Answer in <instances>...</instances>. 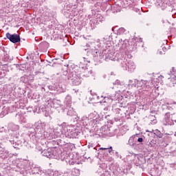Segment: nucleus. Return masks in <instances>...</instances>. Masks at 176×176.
Here are the masks:
<instances>
[{"instance_id":"nucleus-1","label":"nucleus","mask_w":176,"mask_h":176,"mask_svg":"<svg viewBox=\"0 0 176 176\" xmlns=\"http://www.w3.org/2000/svg\"><path fill=\"white\" fill-rule=\"evenodd\" d=\"M164 126H173V124H176L175 113L170 114V113H166L164 118Z\"/></svg>"},{"instance_id":"nucleus-2","label":"nucleus","mask_w":176,"mask_h":176,"mask_svg":"<svg viewBox=\"0 0 176 176\" xmlns=\"http://www.w3.org/2000/svg\"><path fill=\"white\" fill-rule=\"evenodd\" d=\"M6 36L7 39H9L10 42H12V43H19V42L21 41L20 35L17 34H11L9 32H7Z\"/></svg>"},{"instance_id":"nucleus-3","label":"nucleus","mask_w":176,"mask_h":176,"mask_svg":"<svg viewBox=\"0 0 176 176\" xmlns=\"http://www.w3.org/2000/svg\"><path fill=\"white\" fill-rule=\"evenodd\" d=\"M153 133L150 132L145 139L146 144H147L150 148H152V146H155L156 145V140H155V138H153Z\"/></svg>"},{"instance_id":"nucleus-4","label":"nucleus","mask_w":176,"mask_h":176,"mask_svg":"<svg viewBox=\"0 0 176 176\" xmlns=\"http://www.w3.org/2000/svg\"><path fill=\"white\" fill-rule=\"evenodd\" d=\"M138 89H140V90H142L143 91H149L151 87L149 86V82L146 80H142L138 83Z\"/></svg>"},{"instance_id":"nucleus-5","label":"nucleus","mask_w":176,"mask_h":176,"mask_svg":"<svg viewBox=\"0 0 176 176\" xmlns=\"http://www.w3.org/2000/svg\"><path fill=\"white\" fill-rule=\"evenodd\" d=\"M72 85L74 86H79L82 83V78L76 75V74H72V78L71 79Z\"/></svg>"},{"instance_id":"nucleus-6","label":"nucleus","mask_w":176,"mask_h":176,"mask_svg":"<svg viewBox=\"0 0 176 176\" xmlns=\"http://www.w3.org/2000/svg\"><path fill=\"white\" fill-rule=\"evenodd\" d=\"M32 80H34V76L25 75L21 77V82H23V83H28V82H32Z\"/></svg>"},{"instance_id":"nucleus-7","label":"nucleus","mask_w":176,"mask_h":176,"mask_svg":"<svg viewBox=\"0 0 176 176\" xmlns=\"http://www.w3.org/2000/svg\"><path fill=\"white\" fill-rule=\"evenodd\" d=\"M137 137H138V134H135L131 136L128 142L129 145H130L131 146H134V145H135V143H134V141L137 140Z\"/></svg>"},{"instance_id":"nucleus-8","label":"nucleus","mask_w":176,"mask_h":176,"mask_svg":"<svg viewBox=\"0 0 176 176\" xmlns=\"http://www.w3.org/2000/svg\"><path fill=\"white\" fill-rule=\"evenodd\" d=\"M126 68L129 69V71H133L135 69V65H134V62L131 60H128L127 63H126Z\"/></svg>"},{"instance_id":"nucleus-9","label":"nucleus","mask_w":176,"mask_h":176,"mask_svg":"<svg viewBox=\"0 0 176 176\" xmlns=\"http://www.w3.org/2000/svg\"><path fill=\"white\" fill-rule=\"evenodd\" d=\"M89 53H91V54L94 56V57H98L99 51L96 48V47H91V48L88 51Z\"/></svg>"},{"instance_id":"nucleus-10","label":"nucleus","mask_w":176,"mask_h":176,"mask_svg":"<svg viewBox=\"0 0 176 176\" xmlns=\"http://www.w3.org/2000/svg\"><path fill=\"white\" fill-rule=\"evenodd\" d=\"M168 79L169 81L168 82V86H170V87H174L175 86H176V76Z\"/></svg>"},{"instance_id":"nucleus-11","label":"nucleus","mask_w":176,"mask_h":176,"mask_svg":"<svg viewBox=\"0 0 176 176\" xmlns=\"http://www.w3.org/2000/svg\"><path fill=\"white\" fill-rule=\"evenodd\" d=\"M153 131L154 135L157 137V138H163V133L160 132V131H159L158 129H155Z\"/></svg>"},{"instance_id":"nucleus-12","label":"nucleus","mask_w":176,"mask_h":176,"mask_svg":"<svg viewBox=\"0 0 176 176\" xmlns=\"http://www.w3.org/2000/svg\"><path fill=\"white\" fill-rule=\"evenodd\" d=\"M68 67H69V65H64L62 67V72L63 75L67 76V74H68Z\"/></svg>"},{"instance_id":"nucleus-13","label":"nucleus","mask_w":176,"mask_h":176,"mask_svg":"<svg viewBox=\"0 0 176 176\" xmlns=\"http://www.w3.org/2000/svg\"><path fill=\"white\" fill-rule=\"evenodd\" d=\"M43 156H45L46 157H52V154L50 152H49V150H44V151L43 152Z\"/></svg>"},{"instance_id":"nucleus-14","label":"nucleus","mask_w":176,"mask_h":176,"mask_svg":"<svg viewBox=\"0 0 176 176\" xmlns=\"http://www.w3.org/2000/svg\"><path fill=\"white\" fill-rule=\"evenodd\" d=\"M138 139L137 141L138 142H139L140 144H141L142 145V142H145V139L146 138V136H143V138H138V136L137 137Z\"/></svg>"},{"instance_id":"nucleus-15","label":"nucleus","mask_w":176,"mask_h":176,"mask_svg":"<svg viewBox=\"0 0 176 176\" xmlns=\"http://www.w3.org/2000/svg\"><path fill=\"white\" fill-rule=\"evenodd\" d=\"M91 75V71L89 70L88 69H85L84 71V76L89 78Z\"/></svg>"},{"instance_id":"nucleus-16","label":"nucleus","mask_w":176,"mask_h":176,"mask_svg":"<svg viewBox=\"0 0 176 176\" xmlns=\"http://www.w3.org/2000/svg\"><path fill=\"white\" fill-rule=\"evenodd\" d=\"M65 103L66 105H71V104H72V100H71V98L69 96L66 97Z\"/></svg>"},{"instance_id":"nucleus-17","label":"nucleus","mask_w":176,"mask_h":176,"mask_svg":"<svg viewBox=\"0 0 176 176\" xmlns=\"http://www.w3.org/2000/svg\"><path fill=\"white\" fill-rule=\"evenodd\" d=\"M82 50H85L86 52L87 50H89V49H90V45L86 44V45H82Z\"/></svg>"},{"instance_id":"nucleus-18","label":"nucleus","mask_w":176,"mask_h":176,"mask_svg":"<svg viewBox=\"0 0 176 176\" xmlns=\"http://www.w3.org/2000/svg\"><path fill=\"white\" fill-rule=\"evenodd\" d=\"M67 115L69 116H74V109H72V108H70V109L68 110Z\"/></svg>"},{"instance_id":"nucleus-19","label":"nucleus","mask_w":176,"mask_h":176,"mask_svg":"<svg viewBox=\"0 0 176 176\" xmlns=\"http://www.w3.org/2000/svg\"><path fill=\"white\" fill-rule=\"evenodd\" d=\"M116 113L118 115H122V113H123V111H122V109L117 108L116 109Z\"/></svg>"},{"instance_id":"nucleus-20","label":"nucleus","mask_w":176,"mask_h":176,"mask_svg":"<svg viewBox=\"0 0 176 176\" xmlns=\"http://www.w3.org/2000/svg\"><path fill=\"white\" fill-rule=\"evenodd\" d=\"M78 135H79V133L76 131L75 132H73L72 133V137L74 138H76V137H78Z\"/></svg>"},{"instance_id":"nucleus-21","label":"nucleus","mask_w":176,"mask_h":176,"mask_svg":"<svg viewBox=\"0 0 176 176\" xmlns=\"http://www.w3.org/2000/svg\"><path fill=\"white\" fill-rule=\"evenodd\" d=\"M107 151L109 153H111V152H112V146H110L109 148H108Z\"/></svg>"},{"instance_id":"nucleus-22","label":"nucleus","mask_w":176,"mask_h":176,"mask_svg":"<svg viewBox=\"0 0 176 176\" xmlns=\"http://www.w3.org/2000/svg\"><path fill=\"white\" fill-rule=\"evenodd\" d=\"M100 151H108V148H100Z\"/></svg>"},{"instance_id":"nucleus-23","label":"nucleus","mask_w":176,"mask_h":176,"mask_svg":"<svg viewBox=\"0 0 176 176\" xmlns=\"http://www.w3.org/2000/svg\"><path fill=\"white\" fill-rule=\"evenodd\" d=\"M107 100H108L107 98L104 97V98L103 100V102H107Z\"/></svg>"},{"instance_id":"nucleus-24","label":"nucleus","mask_w":176,"mask_h":176,"mask_svg":"<svg viewBox=\"0 0 176 176\" xmlns=\"http://www.w3.org/2000/svg\"><path fill=\"white\" fill-rule=\"evenodd\" d=\"M114 120H115L116 122H118V120H120V119H119V118H114Z\"/></svg>"},{"instance_id":"nucleus-25","label":"nucleus","mask_w":176,"mask_h":176,"mask_svg":"<svg viewBox=\"0 0 176 176\" xmlns=\"http://www.w3.org/2000/svg\"><path fill=\"white\" fill-rule=\"evenodd\" d=\"M85 61H87V63H90V60H86V58H84Z\"/></svg>"},{"instance_id":"nucleus-26","label":"nucleus","mask_w":176,"mask_h":176,"mask_svg":"<svg viewBox=\"0 0 176 176\" xmlns=\"http://www.w3.org/2000/svg\"><path fill=\"white\" fill-rule=\"evenodd\" d=\"M120 31L124 32V28H120Z\"/></svg>"},{"instance_id":"nucleus-27","label":"nucleus","mask_w":176,"mask_h":176,"mask_svg":"<svg viewBox=\"0 0 176 176\" xmlns=\"http://www.w3.org/2000/svg\"><path fill=\"white\" fill-rule=\"evenodd\" d=\"M131 1V3H134V0H129Z\"/></svg>"},{"instance_id":"nucleus-28","label":"nucleus","mask_w":176,"mask_h":176,"mask_svg":"<svg viewBox=\"0 0 176 176\" xmlns=\"http://www.w3.org/2000/svg\"><path fill=\"white\" fill-rule=\"evenodd\" d=\"M118 151H116V155H118Z\"/></svg>"},{"instance_id":"nucleus-29","label":"nucleus","mask_w":176,"mask_h":176,"mask_svg":"<svg viewBox=\"0 0 176 176\" xmlns=\"http://www.w3.org/2000/svg\"><path fill=\"white\" fill-rule=\"evenodd\" d=\"M14 148H17V146H16V144H15V146H13Z\"/></svg>"},{"instance_id":"nucleus-30","label":"nucleus","mask_w":176,"mask_h":176,"mask_svg":"<svg viewBox=\"0 0 176 176\" xmlns=\"http://www.w3.org/2000/svg\"><path fill=\"white\" fill-rule=\"evenodd\" d=\"M172 70L174 71V67L172 68Z\"/></svg>"}]
</instances>
